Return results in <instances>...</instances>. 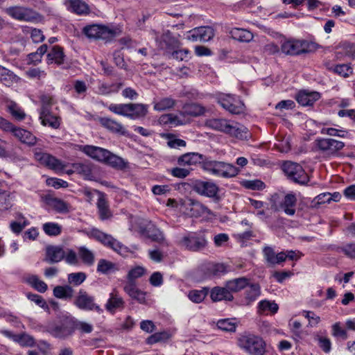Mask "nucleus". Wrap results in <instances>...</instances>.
<instances>
[{"label":"nucleus","mask_w":355,"mask_h":355,"mask_svg":"<svg viewBox=\"0 0 355 355\" xmlns=\"http://www.w3.org/2000/svg\"><path fill=\"white\" fill-rule=\"evenodd\" d=\"M79 149L91 158L103 163H104L106 157L110 155L108 150L95 146H80Z\"/></svg>","instance_id":"nucleus-18"},{"label":"nucleus","mask_w":355,"mask_h":355,"mask_svg":"<svg viewBox=\"0 0 355 355\" xmlns=\"http://www.w3.org/2000/svg\"><path fill=\"white\" fill-rule=\"evenodd\" d=\"M6 13L19 21L37 23L42 17L31 8L23 6H12L6 9Z\"/></svg>","instance_id":"nucleus-7"},{"label":"nucleus","mask_w":355,"mask_h":355,"mask_svg":"<svg viewBox=\"0 0 355 355\" xmlns=\"http://www.w3.org/2000/svg\"><path fill=\"white\" fill-rule=\"evenodd\" d=\"M239 346L251 355H263L266 352V343L259 336L244 334L238 339Z\"/></svg>","instance_id":"nucleus-4"},{"label":"nucleus","mask_w":355,"mask_h":355,"mask_svg":"<svg viewBox=\"0 0 355 355\" xmlns=\"http://www.w3.org/2000/svg\"><path fill=\"white\" fill-rule=\"evenodd\" d=\"M282 170L288 178L300 184H305L309 182V176L302 168L297 163L286 162L282 166Z\"/></svg>","instance_id":"nucleus-8"},{"label":"nucleus","mask_w":355,"mask_h":355,"mask_svg":"<svg viewBox=\"0 0 355 355\" xmlns=\"http://www.w3.org/2000/svg\"><path fill=\"white\" fill-rule=\"evenodd\" d=\"M119 270L117 265L110 261L101 259L98 261L96 271L102 275H109Z\"/></svg>","instance_id":"nucleus-35"},{"label":"nucleus","mask_w":355,"mask_h":355,"mask_svg":"<svg viewBox=\"0 0 355 355\" xmlns=\"http://www.w3.org/2000/svg\"><path fill=\"white\" fill-rule=\"evenodd\" d=\"M320 98V94L317 92H311L308 90H302L296 96V100L303 106L312 105Z\"/></svg>","instance_id":"nucleus-24"},{"label":"nucleus","mask_w":355,"mask_h":355,"mask_svg":"<svg viewBox=\"0 0 355 355\" xmlns=\"http://www.w3.org/2000/svg\"><path fill=\"white\" fill-rule=\"evenodd\" d=\"M92 235L97 240L104 245L109 246L119 254L123 257H126L128 255L129 252L128 248L119 241L114 239L112 236L105 234L98 230H93Z\"/></svg>","instance_id":"nucleus-10"},{"label":"nucleus","mask_w":355,"mask_h":355,"mask_svg":"<svg viewBox=\"0 0 355 355\" xmlns=\"http://www.w3.org/2000/svg\"><path fill=\"white\" fill-rule=\"evenodd\" d=\"M73 332V328L71 323L67 322L57 326L53 330L52 334L58 338H65L71 335Z\"/></svg>","instance_id":"nucleus-45"},{"label":"nucleus","mask_w":355,"mask_h":355,"mask_svg":"<svg viewBox=\"0 0 355 355\" xmlns=\"http://www.w3.org/2000/svg\"><path fill=\"white\" fill-rule=\"evenodd\" d=\"M297 198L293 193H287L282 202L280 203V209L288 216H293L295 214V205Z\"/></svg>","instance_id":"nucleus-26"},{"label":"nucleus","mask_w":355,"mask_h":355,"mask_svg":"<svg viewBox=\"0 0 355 355\" xmlns=\"http://www.w3.org/2000/svg\"><path fill=\"white\" fill-rule=\"evenodd\" d=\"M232 37L236 40L243 42H249L252 40L254 35L248 30L239 28H234L231 30Z\"/></svg>","instance_id":"nucleus-38"},{"label":"nucleus","mask_w":355,"mask_h":355,"mask_svg":"<svg viewBox=\"0 0 355 355\" xmlns=\"http://www.w3.org/2000/svg\"><path fill=\"white\" fill-rule=\"evenodd\" d=\"M64 261L69 265L76 266L78 264V257L76 252L71 250L68 249L65 251Z\"/></svg>","instance_id":"nucleus-63"},{"label":"nucleus","mask_w":355,"mask_h":355,"mask_svg":"<svg viewBox=\"0 0 355 355\" xmlns=\"http://www.w3.org/2000/svg\"><path fill=\"white\" fill-rule=\"evenodd\" d=\"M331 124L329 121L324 122H318L316 125L320 128V132L322 135H327L331 137H337L340 138H347L349 136V131L343 128H336L327 127Z\"/></svg>","instance_id":"nucleus-19"},{"label":"nucleus","mask_w":355,"mask_h":355,"mask_svg":"<svg viewBox=\"0 0 355 355\" xmlns=\"http://www.w3.org/2000/svg\"><path fill=\"white\" fill-rule=\"evenodd\" d=\"M78 254L84 264L91 266L94 263L95 256L94 252L85 246L78 248Z\"/></svg>","instance_id":"nucleus-40"},{"label":"nucleus","mask_w":355,"mask_h":355,"mask_svg":"<svg viewBox=\"0 0 355 355\" xmlns=\"http://www.w3.org/2000/svg\"><path fill=\"white\" fill-rule=\"evenodd\" d=\"M42 230L49 236H58L61 234L62 227L55 222H47L42 225Z\"/></svg>","instance_id":"nucleus-44"},{"label":"nucleus","mask_w":355,"mask_h":355,"mask_svg":"<svg viewBox=\"0 0 355 355\" xmlns=\"http://www.w3.org/2000/svg\"><path fill=\"white\" fill-rule=\"evenodd\" d=\"M193 190L201 196L212 198L216 196L218 187L212 181L197 180L193 184Z\"/></svg>","instance_id":"nucleus-16"},{"label":"nucleus","mask_w":355,"mask_h":355,"mask_svg":"<svg viewBox=\"0 0 355 355\" xmlns=\"http://www.w3.org/2000/svg\"><path fill=\"white\" fill-rule=\"evenodd\" d=\"M309 43L305 40H287L282 43V51L288 55H299L306 53Z\"/></svg>","instance_id":"nucleus-13"},{"label":"nucleus","mask_w":355,"mask_h":355,"mask_svg":"<svg viewBox=\"0 0 355 355\" xmlns=\"http://www.w3.org/2000/svg\"><path fill=\"white\" fill-rule=\"evenodd\" d=\"M334 71L342 77L347 78L352 74L353 69L349 64H341L336 65Z\"/></svg>","instance_id":"nucleus-58"},{"label":"nucleus","mask_w":355,"mask_h":355,"mask_svg":"<svg viewBox=\"0 0 355 355\" xmlns=\"http://www.w3.org/2000/svg\"><path fill=\"white\" fill-rule=\"evenodd\" d=\"M345 146L343 141L335 139L317 137L313 143V149L315 152L329 158L336 156Z\"/></svg>","instance_id":"nucleus-3"},{"label":"nucleus","mask_w":355,"mask_h":355,"mask_svg":"<svg viewBox=\"0 0 355 355\" xmlns=\"http://www.w3.org/2000/svg\"><path fill=\"white\" fill-rule=\"evenodd\" d=\"M214 35V29L210 26H200L188 32L187 39L193 42H208Z\"/></svg>","instance_id":"nucleus-14"},{"label":"nucleus","mask_w":355,"mask_h":355,"mask_svg":"<svg viewBox=\"0 0 355 355\" xmlns=\"http://www.w3.org/2000/svg\"><path fill=\"white\" fill-rule=\"evenodd\" d=\"M257 309L259 314L273 315L277 312L279 306L275 302L263 300L258 303Z\"/></svg>","instance_id":"nucleus-34"},{"label":"nucleus","mask_w":355,"mask_h":355,"mask_svg":"<svg viewBox=\"0 0 355 355\" xmlns=\"http://www.w3.org/2000/svg\"><path fill=\"white\" fill-rule=\"evenodd\" d=\"M153 109L157 112H164L173 109L177 101L171 96L157 97L153 101Z\"/></svg>","instance_id":"nucleus-21"},{"label":"nucleus","mask_w":355,"mask_h":355,"mask_svg":"<svg viewBox=\"0 0 355 355\" xmlns=\"http://www.w3.org/2000/svg\"><path fill=\"white\" fill-rule=\"evenodd\" d=\"M34 157L41 164L54 171L57 173H67L71 175L76 173L82 175L85 180H92V166L88 163L73 164V169H68L69 164L62 162L51 155L44 153L40 149H35Z\"/></svg>","instance_id":"nucleus-1"},{"label":"nucleus","mask_w":355,"mask_h":355,"mask_svg":"<svg viewBox=\"0 0 355 355\" xmlns=\"http://www.w3.org/2000/svg\"><path fill=\"white\" fill-rule=\"evenodd\" d=\"M83 32L89 38L107 40L113 37L115 33L105 26L92 24L85 26Z\"/></svg>","instance_id":"nucleus-12"},{"label":"nucleus","mask_w":355,"mask_h":355,"mask_svg":"<svg viewBox=\"0 0 355 355\" xmlns=\"http://www.w3.org/2000/svg\"><path fill=\"white\" fill-rule=\"evenodd\" d=\"M331 335L336 338L347 340L348 338V333L344 329L340 322H335L331 326Z\"/></svg>","instance_id":"nucleus-53"},{"label":"nucleus","mask_w":355,"mask_h":355,"mask_svg":"<svg viewBox=\"0 0 355 355\" xmlns=\"http://www.w3.org/2000/svg\"><path fill=\"white\" fill-rule=\"evenodd\" d=\"M64 4L68 10L79 15H87L90 11L89 5L83 0H66Z\"/></svg>","instance_id":"nucleus-22"},{"label":"nucleus","mask_w":355,"mask_h":355,"mask_svg":"<svg viewBox=\"0 0 355 355\" xmlns=\"http://www.w3.org/2000/svg\"><path fill=\"white\" fill-rule=\"evenodd\" d=\"M12 135L21 143L28 146H34L37 142V138L30 131L15 127Z\"/></svg>","instance_id":"nucleus-27"},{"label":"nucleus","mask_w":355,"mask_h":355,"mask_svg":"<svg viewBox=\"0 0 355 355\" xmlns=\"http://www.w3.org/2000/svg\"><path fill=\"white\" fill-rule=\"evenodd\" d=\"M218 329L227 332H234L236 329L237 322L235 318H225L217 322Z\"/></svg>","instance_id":"nucleus-46"},{"label":"nucleus","mask_w":355,"mask_h":355,"mask_svg":"<svg viewBox=\"0 0 355 355\" xmlns=\"http://www.w3.org/2000/svg\"><path fill=\"white\" fill-rule=\"evenodd\" d=\"M48 204L58 213L67 214L71 211V206L68 203L56 198L49 199Z\"/></svg>","instance_id":"nucleus-41"},{"label":"nucleus","mask_w":355,"mask_h":355,"mask_svg":"<svg viewBox=\"0 0 355 355\" xmlns=\"http://www.w3.org/2000/svg\"><path fill=\"white\" fill-rule=\"evenodd\" d=\"M147 272L146 268L136 266L131 268L127 274V280L135 282V280L143 277Z\"/></svg>","instance_id":"nucleus-49"},{"label":"nucleus","mask_w":355,"mask_h":355,"mask_svg":"<svg viewBox=\"0 0 355 355\" xmlns=\"http://www.w3.org/2000/svg\"><path fill=\"white\" fill-rule=\"evenodd\" d=\"M101 123L107 130L116 133L124 135L125 133V128L119 122L107 117L101 119Z\"/></svg>","instance_id":"nucleus-37"},{"label":"nucleus","mask_w":355,"mask_h":355,"mask_svg":"<svg viewBox=\"0 0 355 355\" xmlns=\"http://www.w3.org/2000/svg\"><path fill=\"white\" fill-rule=\"evenodd\" d=\"M39 119L42 125L52 129H58L62 121L59 116L53 114L46 106L41 108Z\"/></svg>","instance_id":"nucleus-17"},{"label":"nucleus","mask_w":355,"mask_h":355,"mask_svg":"<svg viewBox=\"0 0 355 355\" xmlns=\"http://www.w3.org/2000/svg\"><path fill=\"white\" fill-rule=\"evenodd\" d=\"M242 185L248 189L251 190H262L265 187L264 183L259 180H244L242 182Z\"/></svg>","instance_id":"nucleus-62"},{"label":"nucleus","mask_w":355,"mask_h":355,"mask_svg":"<svg viewBox=\"0 0 355 355\" xmlns=\"http://www.w3.org/2000/svg\"><path fill=\"white\" fill-rule=\"evenodd\" d=\"M216 99L223 109L232 114H239L244 110V104L238 96L219 93L216 95Z\"/></svg>","instance_id":"nucleus-6"},{"label":"nucleus","mask_w":355,"mask_h":355,"mask_svg":"<svg viewBox=\"0 0 355 355\" xmlns=\"http://www.w3.org/2000/svg\"><path fill=\"white\" fill-rule=\"evenodd\" d=\"M24 31L26 33H30L31 37L35 43L41 42L44 40V35L40 29L26 27Z\"/></svg>","instance_id":"nucleus-60"},{"label":"nucleus","mask_w":355,"mask_h":355,"mask_svg":"<svg viewBox=\"0 0 355 355\" xmlns=\"http://www.w3.org/2000/svg\"><path fill=\"white\" fill-rule=\"evenodd\" d=\"M108 109L112 112L121 115L123 116H126L128 118L129 115V109H130V103H121V104H115L112 103L108 106Z\"/></svg>","instance_id":"nucleus-50"},{"label":"nucleus","mask_w":355,"mask_h":355,"mask_svg":"<svg viewBox=\"0 0 355 355\" xmlns=\"http://www.w3.org/2000/svg\"><path fill=\"white\" fill-rule=\"evenodd\" d=\"M210 297L214 302H219L222 300L232 301L234 297L232 293H229L226 285L224 287L216 286L211 290Z\"/></svg>","instance_id":"nucleus-30"},{"label":"nucleus","mask_w":355,"mask_h":355,"mask_svg":"<svg viewBox=\"0 0 355 355\" xmlns=\"http://www.w3.org/2000/svg\"><path fill=\"white\" fill-rule=\"evenodd\" d=\"M48 64L55 63L60 65L64 62L63 50L58 46H54L47 54Z\"/></svg>","instance_id":"nucleus-36"},{"label":"nucleus","mask_w":355,"mask_h":355,"mask_svg":"<svg viewBox=\"0 0 355 355\" xmlns=\"http://www.w3.org/2000/svg\"><path fill=\"white\" fill-rule=\"evenodd\" d=\"M28 225V220L21 214H19L17 221H12L10 224V227L13 233L19 234Z\"/></svg>","instance_id":"nucleus-48"},{"label":"nucleus","mask_w":355,"mask_h":355,"mask_svg":"<svg viewBox=\"0 0 355 355\" xmlns=\"http://www.w3.org/2000/svg\"><path fill=\"white\" fill-rule=\"evenodd\" d=\"M319 203L329 202L331 201L338 202L341 198V194L339 192L323 193L317 196Z\"/></svg>","instance_id":"nucleus-56"},{"label":"nucleus","mask_w":355,"mask_h":355,"mask_svg":"<svg viewBox=\"0 0 355 355\" xmlns=\"http://www.w3.org/2000/svg\"><path fill=\"white\" fill-rule=\"evenodd\" d=\"M2 333L5 336L19 343L21 346L31 347L35 344L33 338L26 334H15L7 330L3 331Z\"/></svg>","instance_id":"nucleus-28"},{"label":"nucleus","mask_w":355,"mask_h":355,"mask_svg":"<svg viewBox=\"0 0 355 355\" xmlns=\"http://www.w3.org/2000/svg\"><path fill=\"white\" fill-rule=\"evenodd\" d=\"M86 274L83 272H72L68 275L67 280L73 286L80 285L86 279Z\"/></svg>","instance_id":"nucleus-57"},{"label":"nucleus","mask_w":355,"mask_h":355,"mask_svg":"<svg viewBox=\"0 0 355 355\" xmlns=\"http://www.w3.org/2000/svg\"><path fill=\"white\" fill-rule=\"evenodd\" d=\"M261 287L258 284H249L245 292V298L241 304L245 306L250 305L261 295Z\"/></svg>","instance_id":"nucleus-29"},{"label":"nucleus","mask_w":355,"mask_h":355,"mask_svg":"<svg viewBox=\"0 0 355 355\" xmlns=\"http://www.w3.org/2000/svg\"><path fill=\"white\" fill-rule=\"evenodd\" d=\"M249 284V279L245 277L236 278L225 283L229 293H237L245 288Z\"/></svg>","instance_id":"nucleus-31"},{"label":"nucleus","mask_w":355,"mask_h":355,"mask_svg":"<svg viewBox=\"0 0 355 355\" xmlns=\"http://www.w3.org/2000/svg\"><path fill=\"white\" fill-rule=\"evenodd\" d=\"M178 243L188 250L197 252L204 248L207 241L203 233L189 232L182 236Z\"/></svg>","instance_id":"nucleus-5"},{"label":"nucleus","mask_w":355,"mask_h":355,"mask_svg":"<svg viewBox=\"0 0 355 355\" xmlns=\"http://www.w3.org/2000/svg\"><path fill=\"white\" fill-rule=\"evenodd\" d=\"M95 299L86 291L80 290L73 304L78 309L84 311H95L98 313H102L103 309L95 303Z\"/></svg>","instance_id":"nucleus-11"},{"label":"nucleus","mask_w":355,"mask_h":355,"mask_svg":"<svg viewBox=\"0 0 355 355\" xmlns=\"http://www.w3.org/2000/svg\"><path fill=\"white\" fill-rule=\"evenodd\" d=\"M124 306L125 302L119 291L116 288L112 289L105 304L107 311L113 315L116 311L123 309Z\"/></svg>","instance_id":"nucleus-15"},{"label":"nucleus","mask_w":355,"mask_h":355,"mask_svg":"<svg viewBox=\"0 0 355 355\" xmlns=\"http://www.w3.org/2000/svg\"><path fill=\"white\" fill-rule=\"evenodd\" d=\"M53 295L59 299H71L73 295V289L68 285L57 286L53 288Z\"/></svg>","instance_id":"nucleus-43"},{"label":"nucleus","mask_w":355,"mask_h":355,"mask_svg":"<svg viewBox=\"0 0 355 355\" xmlns=\"http://www.w3.org/2000/svg\"><path fill=\"white\" fill-rule=\"evenodd\" d=\"M206 124L213 130L222 132L239 139H246L250 136L247 128L233 121L225 119H211L207 120Z\"/></svg>","instance_id":"nucleus-2"},{"label":"nucleus","mask_w":355,"mask_h":355,"mask_svg":"<svg viewBox=\"0 0 355 355\" xmlns=\"http://www.w3.org/2000/svg\"><path fill=\"white\" fill-rule=\"evenodd\" d=\"M185 166L174 167L171 168L168 171L169 173L178 178H185L191 173V169L184 168Z\"/></svg>","instance_id":"nucleus-61"},{"label":"nucleus","mask_w":355,"mask_h":355,"mask_svg":"<svg viewBox=\"0 0 355 355\" xmlns=\"http://www.w3.org/2000/svg\"><path fill=\"white\" fill-rule=\"evenodd\" d=\"M315 340L318 342L320 348L324 353H329L331 350V341L327 337L319 334L315 335Z\"/></svg>","instance_id":"nucleus-55"},{"label":"nucleus","mask_w":355,"mask_h":355,"mask_svg":"<svg viewBox=\"0 0 355 355\" xmlns=\"http://www.w3.org/2000/svg\"><path fill=\"white\" fill-rule=\"evenodd\" d=\"M203 155L198 153H187L180 156L177 162L180 166H191L202 163Z\"/></svg>","instance_id":"nucleus-20"},{"label":"nucleus","mask_w":355,"mask_h":355,"mask_svg":"<svg viewBox=\"0 0 355 355\" xmlns=\"http://www.w3.org/2000/svg\"><path fill=\"white\" fill-rule=\"evenodd\" d=\"M205 111V110L202 106L196 103L187 104L184 106V113L193 116L201 115L204 114Z\"/></svg>","instance_id":"nucleus-52"},{"label":"nucleus","mask_w":355,"mask_h":355,"mask_svg":"<svg viewBox=\"0 0 355 355\" xmlns=\"http://www.w3.org/2000/svg\"><path fill=\"white\" fill-rule=\"evenodd\" d=\"M148 112V105L141 103H130L128 118L137 119L144 117Z\"/></svg>","instance_id":"nucleus-32"},{"label":"nucleus","mask_w":355,"mask_h":355,"mask_svg":"<svg viewBox=\"0 0 355 355\" xmlns=\"http://www.w3.org/2000/svg\"><path fill=\"white\" fill-rule=\"evenodd\" d=\"M123 291L131 298L137 300L139 303H144L146 301V293L139 290L136 283L131 281H127L123 285Z\"/></svg>","instance_id":"nucleus-23"},{"label":"nucleus","mask_w":355,"mask_h":355,"mask_svg":"<svg viewBox=\"0 0 355 355\" xmlns=\"http://www.w3.org/2000/svg\"><path fill=\"white\" fill-rule=\"evenodd\" d=\"M26 282L40 293H44L48 288L46 284L35 275H29L26 277Z\"/></svg>","instance_id":"nucleus-42"},{"label":"nucleus","mask_w":355,"mask_h":355,"mask_svg":"<svg viewBox=\"0 0 355 355\" xmlns=\"http://www.w3.org/2000/svg\"><path fill=\"white\" fill-rule=\"evenodd\" d=\"M97 207L101 219L106 220L111 217V212L108 208L107 202L103 197H100L98 198Z\"/></svg>","instance_id":"nucleus-51"},{"label":"nucleus","mask_w":355,"mask_h":355,"mask_svg":"<svg viewBox=\"0 0 355 355\" xmlns=\"http://www.w3.org/2000/svg\"><path fill=\"white\" fill-rule=\"evenodd\" d=\"M105 164L116 169H123L126 168L128 162L122 157H119L110 151V155L106 157Z\"/></svg>","instance_id":"nucleus-39"},{"label":"nucleus","mask_w":355,"mask_h":355,"mask_svg":"<svg viewBox=\"0 0 355 355\" xmlns=\"http://www.w3.org/2000/svg\"><path fill=\"white\" fill-rule=\"evenodd\" d=\"M181 208L185 214L191 217L198 218L204 215L212 214L206 206L192 198L182 200Z\"/></svg>","instance_id":"nucleus-9"},{"label":"nucleus","mask_w":355,"mask_h":355,"mask_svg":"<svg viewBox=\"0 0 355 355\" xmlns=\"http://www.w3.org/2000/svg\"><path fill=\"white\" fill-rule=\"evenodd\" d=\"M207 294V292L205 290H192L188 293L187 297L193 302L200 303L204 300Z\"/></svg>","instance_id":"nucleus-59"},{"label":"nucleus","mask_w":355,"mask_h":355,"mask_svg":"<svg viewBox=\"0 0 355 355\" xmlns=\"http://www.w3.org/2000/svg\"><path fill=\"white\" fill-rule=\"evenodd\" d=\"M240 170L233 166L223 162H221L220 177L229 178L236 176Z\"/></svg>","instance_id":"nucleus-47"},{"label":"nucleus","mask_w":355,"mask_h":355,"mask_svg":"<svg viewBox=\"0 0 355 355\" xmlns=\"http://www.w3.org/2000/svg\"><path fill=\"white\" fill-rule=\"evenodd\" d=\"M65 250L60 246L50 245L46 249V261L50 263H58L64 259Z\"/></svg>","instance_id":"nucleus-25"},{"label":"nucleus","mask_w":355,"mask_h":355,"mask_svg":"<svg viewBox=\"0 0 355 355\" xmlns=\"http://www.w3.org/2000/svg\"><path fill=\"white\" fill-rule=\"evenodd\" d=\"M150 284L155 287H160L164 282L163 275L160 272H154L149 278Z\"/></svg>","instance_id":"nucleus-64"},{"label":"nucleus","mask_w":355,"mask_h":355,"mask_svg":"<svg viewBox=\"0 0 355 355\" xmlns=\"http://www.w3.org/2000/svg\"><path fill=\"white\" fill-rule=\"evenodd\" d=\"M8 109L11 115L17 120H23L26 116L24 110L14 102H10L8 105Z\"/></svg>","instance_id":"nucleus-54"},{"label":"nucleus","mask_w":355,"mask_h":355,"mask_svg":"<svg viewBox=\"0 0 355 355\" xmlns=\"http://www.w3.org/2000/svg\"><path fill=\"white\" fill-rule=\"evenodd\" d=\"M221 162L211 160L209 159H203L202 168L207 173L220 177Z\"/></svg>","instance_id":"nucleus-33"}]
</instances>
